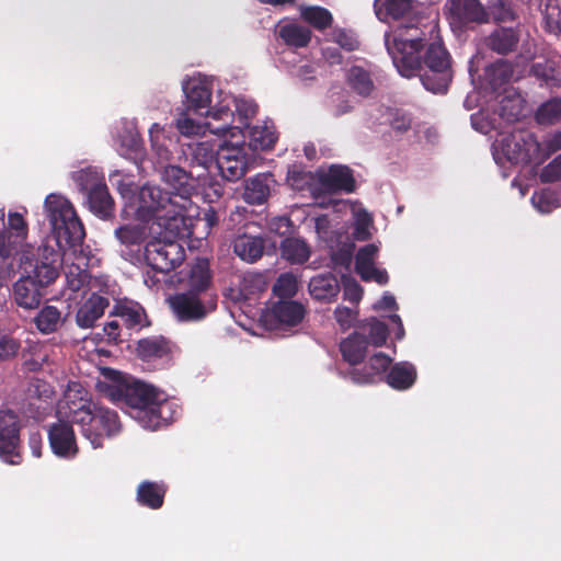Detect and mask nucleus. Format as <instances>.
<instances>
[{"label": "nucleus", "mask_w": 561, "mask_h": 561, "mask_svg": "<svg viewBox=\"0 0 561 561\" xmlns=\"http://www.w3.org/2000/svg\"><path fill=\"white\" fill-rule=\"evenodd\" d=\"M535 119L540 125H553L561 121V98L543 102L536 111Z\"/></svg>", "instance_id": "79ce46f5"}, {"label": "nucleus", "mask_w": 561, "mask_h": 561, "mask_svg": "<svg viewBox=\"0 0 561 561\" xmlns=\"http://www.w3.org/2000/svg\"><path fill=\"white\" fill-rule=\"evenodd\" d=\"M272 175L268 173H259L245 182L243 199L251 205H261L270 196Z\"/></svg>", "instance_id": "bb28decb"}, {"label": "nucleus", "mask_w": 561, "mask_h": 561, "mask_svg": "<svg viewBox=\"0 0 561 561\" xmlns=\"http://www.w3.org/2000/svg\"><path fill=\"white\" fill-rule=\"evenodd\" d=\"M512 76L513 68L507 60H496L485 68L486 80L494 90L508 83Z\"/></svg>", "instance_id": "ea45409f"}, {"label": "nucleus", "mask_w": 561, "mask_h": 561, "mask_svg": "<svg viewBox=\"0 0 561 561\" xmlns=\"http://www.w3.org/2000/svg\"><path fill=\"white\" fill-rule=\"evenodd\" d=\"M531 201L541 213H549L554 207L553 195L550 192H536Z\"/></svg>", "instance_id": "680f3d73"}, {"label": "nucleus", "mask_w": 561, "mask_h": 561, "mask_svg": "<svg viewBox=\"0 0 561 561\" xmlns=\"http://www.w3.org/2000/svg\"><path fill=\"white\" fill-rule=\"evenodd\" d=\"M391 357L386 355L382 352L374 354L368 362V366L371 373L375 374V377L377 378L379 375L386 373L388 369L391 368Z\"/></svg>", "instance_id": "4d7b16f0"}, {"label": "nucleus", "mask_w": 561, "mask_h": 561, "mask_svg": "<svg viewBox=\"0 0 561 561\" xmlns=\"http://www.w3.org/2000/svg\"><path fill=\"white\" fill-rule=\"evenodd\" d=\"M61 259L58 252L53 249L44 248L39 257L36 260L33 274L34 282L42 288L53 284L59 276Z\"/></svg>", "instance_id": "4468645a"}, {"label": "nucleus", "mask_w": 561, "mask_h": 561, "mask_svg": "<svg viewBox=\"0 0 561 561\" xmlns=\"http://www.w3.org/2000/svg\"><path fill=\"white\" fill-rule=\"evenodd\" d=\"M103 331L107 336L108 343L118 344L121 340V325L118 321L112 320L105 323Z\"/></svg>", "instance_id": "69168bd1"}, {"label": "nucleus", "mask_w": 561, "mask_h": 561, "mask_svg": "<svg viewBox=\"0 0 561 561\" xmlns=\"http://www.w3.org/2000/svg\"><path fill=\"white\" fill-rule=\"evenodd\" d=\"M416 369L409 362H400L391 366L386 376L387 383L396 390H407L416 380Z\"/></svg>", "instance_id": "cd10ccee"}, {"label": "nucleus", "mask_w": 561, "mask_h": 561, "mask_svg": "<svg viewBox=\"0 0 561 561\" xmlns=\"http://www.w3.org/2000/svg\"><path fill=\"white\" fill-rule=\"evenodd\" d=\"M531 73L542 80L547 85L554 87L557 85V77L554 68L547 65L546 62H536L531 66Z\"/></svg>", "instance_id": "5fc2aeb1"}, {"label": "nucleus", "mask_w": 561, "mask_h": 561, "mask_svg": "<svg viewBox=\"0 0 561 561\" xmlns=\"http://www.w3.org/2000/svg\"><path fill=\"white\" fill-rule=\"evenodd\" d=\"M111 314L122 318L128 329L140 330L150 325L144 307L133 300L117 304Z\"/></svg>", "instance_id": "4be33fe9"}, {"label": "nucleus", "mask_w": 561, "mask_h": 561, "mask_svg": "<svg viewBox=\"0 0 561 561\" xmlns=\"http://www.w3.org/2000/svg\"><path fill=\"white\" fill-rule=\"evenodd\" d=\"M320 184L328 192L353 193L356 182L353 171L346 165H331L329 170L319 178Z\"/></svg>", "instance_id": "dca6fc26"}, {"label": "nucleus", "mask_w": 561, "mask_h": 561, "mask_svg": "<svg viewBox=\"0 0 561 561\" xmlns=\"http://www.w3.org/2000/svg\"><path fill=\"white\" fill-rule=\"evenodd\" d=\"M20 348V343L9 336V335H1L0 336V360H5L11 357H14Z\"/></svg>", "instance_id": "bf43d9fd"}, {"label": "nucleus", "mask_w": 561, "mask_h": 561, "mask_svg": "<svg viewBox=\"0 0 561 561\" xmlns=\"http://www.w3.org/2000/svg\"><path fill=\"white\" fill-rule=\"evenodd\" d=\"M137 355L145 360L162 358L170 354V342L163 336H150L138 341Z\"/></svg>", "instance_id": "2f4dec72"}, {"label": "nucleus", "mask_w": 561, "mask_h": 561, "mask_svg": "<svg viewBox=\"0 0 561 561\" xmlns=\"http://www.w3.org/2000/svg\"><path fill=\"white\" fill-rule=\"evenodd\" d=\"M270 313L279 325L296 327L305 319L307 309L300 301L282 299L272 304Z\"/></svg>", "instance_id": "2eb2a0df"}, {"label": "nucleus", "mask_w": 561, "mask_h": 561, "mask_svg": "<svg viewBox=\"0 0 561 561\" xmlns=\"http://www.w3.org/2000/svg\"><path fill=\"white\" fill-rule=\"evenodd\" d=\"M378 252L377 245L369 243L360 248L355 256V271L357 274L366 272L367 268L375 265V256Z\"/></svg>", "instance_id": "3c124183"}, {"label": "nucleus", "mask_w": 561, "mask_h": 561, "mask_svg": "<svg viewBox=\"0 0 561 561\" xmlns=\"http://www.w3.org/2000/svg\"><path fill=\"white\" fill-rule=\"evenodd\" d=\"M539 179L542 183H552L561 180V153L541 170Z\"/></svg>", "instance_id": "6e6d98bb"}, {"label": "nucleus", "mask_w": 561, "mask_h": 561, "mask_svg": "<svg viewBox=\"0 0 561 561\" xmlns=\"http://www.w3.org/2000/svg\"><path fill=\"white\" fill-rule=\"evenodd\" d=\"M364 332L368 333V345L371 344L376 347L382 346L388 339L389 330L385 322L370 318L362 325Z\"/></svg>", "instance_id": "a18cd8bd"}, {"label": "nucleus", "mask_w": 561, "mask_h": 561, "mask_svg": "<svg viewBox=\"0 0 561 561\" xmlns=\"http://www.w3.org/2000/svg\"><path fill=\"white\" fill-rule=\"evenodd\" d=\"M308 289L313 299L330 302L339 295L340 283L332 273L319 274L310 279Z\"/></svg>", "instance_id": "5701e85b"}, {"label": "nucleus", "mask_w": 561, "mask_h": 561, "mask_svg": "<svg viewBox=\"0 0 561 561\" xmlns=\"http://www.w3.org/2000/svg\"><path fill=\"white\" fill-rule=\"evenodd\" d=\"M69 420L61 416L48 426V442L51 451L64 459H73L79 454L77 436Z\"/></svg>", "instance_id": "1a4fd4ad"}, {"label": "nucleus", "mask_w": 561, "mask_h": 561, "mask_svg": "<svg viewBox=\"0 0 561 561\" xmlns=\"http://www.w3.org/2000/svg\"><path fill=\"white\" fill-rule=\"evenodd\" d=\"M346 82L356 94L363 98L369 96L375 89L369 71L360 66H353L348 69Z\"/></svg>", "instance_id": "f704fd0d"}, {"label": "nucleus", "mask_w": 561, "mask_h": 561, "mask_svg": "<svg viewBox=\"0 0 561 561\" xmlns=\"http://www.w3.org/2000/svg\"><path fill=\"white\" fill-rule=\"evenodd\" d=\"M265 240L262 237L241 234L233 241V252L244 262L254 263L264 253Z\"/></svg>", "instance_id": "393cba45"}, {"label": "nucleus", "mask_w": 561, "mask_h": 561, "mask_svg": "<svg viewBox=\"0 0 561 561\" xmlns=\"http://www.w3.org/2000/svg\"><path fill=\"white\" fill-rule=\"evenodd\" d=\"M110 306L108 298L93 293L80 305L76 313V323L81 329L93 328Z\"/></svg>", "instance_id": "a211bd4d"}, {"label": "nucleus", "mask_w": 561, "mask_h": 561, "mask_svg": "<svg viewBox=\"0 0 561 561\" xmlns=\"http://www.w3.org/2000/svg\"><path fill=\"white\" fill-rule=\"evenodd\" d=\"M489 13L495 22H508L515 20L512 3L508 0H495L489 7Z\"/></svg>", "instance_id": "864d4df0"}, {"label": "nucleus", "mask_w": 561, "mask_h": 561, "mask_svg": "<svg viewBox=\"0 0 561 561\" xmlns=\"http://www.w3.org/2000/svg\"><path fill=\"white\" fill-rule=\"evenodd\" d=\"M279 37L289 46L302 48L311 41V31L302 25L289 23L280 26Z\"/></svg>", "instance_id": "58836bf2"}, {"label": "nucleus", "mask_w": 561, "mask_h": 561, "mask_svg": "<svg viewBox=\"0 0 561 561\" xmlns=\"http://www.w3.org/2000/svg\"><path fill=\"white\" fill-rule=\"evenodd\" d=\"M22 421L13 410H0V459L9 465L22 462Z\"/></svg>", "instance_id": "423d86ee"}, {"label": "nucleus", "mask_w": 561, "mask_h": 561, "mask_svg": "<svg viewBox=\"0 0 561 561\" xmlns=\"http://www.w3.org/2000/svg\"><path fill=\"white\" fill-rule=\"evenodd\" d=\"M73 180L79 187V191L85 196L89 195L94 187H99V185L104 183L99 173L91 169H83L76 172L73 174Z\"/></svg>", "instance_id": "09e8293b"}, {"label": "nucleus", "mask_w": 561, "mask_h": 561, "mask_svg": "<svg viewBox=\"0 0 561 561\" xmlns=\"http://www.w3.org/2000/svg\"><path fill=\"white\" fill-rule=\"evenodd\" d=\"M215 167L225 180L238 181L248 170L247 156L240 147H221L217 150Z\"/></svg>", "instance_id": "9b49d317"}, {"label": "nucleus", "mask_w": 561, "mask_h": 561, "mask_svg": "<svg viewBox=\"0 0 561 561\" xmlns=\"http://www.w3.org/2000/svg\"><path fill=\"white\" fill-rule=\"evenodd\" d=\"M121 396L127 405L136 412V419L142 424L146 412L153 405L159 392L152 387L144 382L136 381L127 385L121 391Z\"/></svg>", "instance_id": "f8f14e48"}, {"label": "nucleus", "mask_w": 561, "mask_h": 561, "mask_svg": "<svg viewBox=\"0 0 561 561\" xmlns=\"http://www.w3.org/2000/svg\"><path fill=\"white\" fill-rule=\"evenodd\" d=\"M282 256L294 264H304L310 257V248L301 239L287 238L280 245Z\"/></svg>", "instance_id": "4c0bfd02"}, {"label": "nucleus", "mask_w": 561, "mask_h": 561, "mask_svg": "<svg viewBox=\"0 0 561 561\" xmlns=\"http://www.w3.org/2000/svg\"><path fill=\"white\" fill-rule=\"evenodd\" d=\"M503 151L512 162H528L531 159V147L534 150L540 149L538 142L531 133L517 131L506 137L503 141Z\"/></svg>", "instance_id": "ddd939ff"}, {"label": "nucleus", "mask_w": 561, "mask_h": 561, "mask_svg": "<svg viewBox=\"0 0 561 561\" xmlns=\"http://www.w3.org/2000/svg\"><path fill=\"white\" fill-rule=\"evenodd\" d=\"M149 136L152 150L157 154L159 162L170 161L172 159V152L165 145V138L159 124H152L149 129Z\"/></svg>", "instance_id": "49530a36"}, {"label": "nucleus", "mask_w": 561, "mask_h": 561, "mask_svg": "<svg viewBox=\"0 0 561 561\" xmlns=\"http://www.w3.org/2000/svg\"><path fill=\"white\" fill-rule=\"evenodd\" d=\"M183 91L188 112L210 116L214 121L220 122L219 125H215L211 122L206 123L211 134L226 136L232 129L233 112L227 105L210 107L211 90L208 84L191 79L183 84Z\"/></svg>", "instance_id": "39448f33"}, {"label": "nucleus", "mask_w": 561, "mask_h": 561, "mask_svg": "<svg viewBox=\"0 0 561 561\" xmlns=\"http://www.w3.org/2000/svg\"><path fill=\"white\" fill-rule=\"evenodd\" d=\"M274 296L282 299H291L298 293V279L291 273L280 274L273 285Z\"/></svg>", "instance_id": "37998d69"}, {"label": "nucleus", "mask_w": 561, "mask_h": 561, "mask_svg": "<svg viewBox=\"0 0 561 561\" xmlns=\"http://www.w3.org/2000/svg\"><path fill=\"white\" fill-rule=\"evenodd\" d=\"M190 195L191 194L167 192L159 219L174 221L178 220V218L183 219L191 204Z\"/></svg>", "instance_id": "7c9ffc66"}, {"label": "nucleus", "mask_w": 561, "mask_h": 561, "mask_svg": "<svg viewBox=\"0 0 561 561\" xmlns=\"http://www.w3.org/2000/svg\"><path fill=\"white\" fill-rule=\"evenodd\" d=\"M213 275L207 259H198L188 272L187 288L170 296L168 301L181 321H199L216 308L209 294Z\"/></svg>", "instance_id": "f03ea898"}, {"label": "nucleus", "mask_w": 561, "mask_h": 561, "mask_svg": "<svg viewBox=\"0 0 561 561\" xmlns=\"http://www.w3.org/2000/svg\"><path fill=\"white\" fill-rule=\"evenodd\" d=\"M88 204L93 214L102 219H107L114 211V199L111 196L105 183L94 187L89 195H87Z\"/></svg>", "instance_id": "c756f323"}, {"label": "nucleus", "mask_w": 561, "mask_h": 561, "mask_svg": "<svg viewBox=\"0 0 561 561\" xmlns=\"http://www.w3.org/2000/svg\"><path fill=\"white\" fill-rule=\"evenodd\" d=\"M173 403L157 397L153 405L145 414L142 426L148 430H158L162 425L169 424L173 419Z\"/></svg>", "instance_id": "c85d7f7f"}, {"label": "nucleus", "mask_w": 561, "mask_h": 561, "mask_svg": "<svg viewBox=\"0 0 561 561\" xmlns=\"http://www.w3.org/2000/svg\"><path fill=\"white\" fill-rule=\"evenodd\" d=\"M0 222L4 227V211L0 210ZM27 236V225L19 213L8 216V229L0 230V257L8 259L18 253Z\"/></svg>", "instance_id": "9d476101"}, {"label": "nucleus", "mask_w": 561, "mask_h": 561, "mask_svg": "<svg viewBox=\"0 0 561 561\" xmlns=\"http://www.w3.org/2000/svg\"><path fill=\"white\" fill-rule=\"evenodd\" d=\"M117 240L125 245H138L146 239V228L140 225H123L114 231Z\"/></svg>", "instance_id": "c03bdc74"}, {"label": "nucleus", "mask_w": 561, "mask_h": 561, "mask_svg": "<svg viewBox=\"0 0 561 561\" xmlns=\"http://www.w3.org/2000/svg\"><path fill=\"white\" fill-rule=\"evenodd\" d=\"M313 180L312 173L300 165H291L287 171V182L296 191H305Z\"/></svg>", "instance_id": "8fccbe9b"}, {"label": "nucleus", "mask_w": 561, "mask_h": 561, "mask_svg": "<svg viewBox=\"0 0 561 561\" xmlns=\"http://www.w3.org/2000/svg\"><path fill=\"white\" fill-rule=\"evenodd\" d=\"M423 38L394 37L389 50L398 71L405 78L419 76L422 84L433 93H445L453 80L451 57L442 43H431L422 59Z\"/></svg>", "instance_id": "f257e3e1"}, {"label": "nucleus", "mask_w": 561, "mask_h": 561, "mask_svg": "<svg viewBox=\"0 0 561 561\" xmlns=\"http://www.w3.org/2000/svg\"><path fill=\"white\" fill-rule=\"evenodd\" d=\"M368 340L366 335L354 332L340 344L342 357L352 366L360 364L366 357Z\"/></svg>", "instance_id": "a878e982"}, {"label": "nucleus", "mask_w": 561, "mask_h": 561, "mask_svg": "<svg viewBox=\"0 0 561 561\" xmlns=\"http://www.w3.org/2000/svg\"><path fill=\"white\" fill-rule=\"evenodd\" d=\"M334 318L343 330L350 329L356 319V313L348 307L340 306L334 311Z\"/></svg>", "instance_id": "e2e57ef3"}, {"label": "nucleus", "mask_w": 561, "mask_h": 561, "mask_svg": "<svg viewBox=\"0 0 561 561\" xmlns=\"http://www.w3.org/2000/svg\"><path fill=\"white\" fill-rule=\"evenodd\" d=\"M336 43L347 51L356 50L359 46L358 41L344 31L336 35Z\"/></svg>", "instance_id": "338daca9"}, {"label": "nucleus", "mask_w": 561, "mask_h": 561, "mask_svg": "<svg viewBox=\"0 0 561 561\" xmlns=\"http://www.w3.org/2000/svg\"><path fill=\"white\" fill-rule=\"evenodd\" d=\"M72 422L80 427L82 436L93 448L103 447L104 440L117 435L121 422L116 411L92 402L88 408L73 410Z\"/></svg>", "instance_id": "20e7f679"}, {"label": "nucleus", "mask_w": 561, "mask_h": 561, "mask_svg": "<svg viewBox=\"0 0 561 561\" xmlns=\"http://www.w3.org/2000/svg\"><path fill=\"white\" fill-rule=\"evenodd\" d=\"M301 18L316 30L324 31L331 27L333 16L331 12L323 7H305L301 9Z\"/></svg>", "instance_id": "a19ab883"}, {"label": "nucleus", "mask_w": 561, "mask_h": 561, "mask_svg": "<svg viewBox=\"0 0 561 561\" xmlns=\"http://www.w3.org/2000/svg\"><path fill=\"white\" fill-rule=\"evenodd\" d=\"M167 191H163L159 186L145 184L140 187L138 199V210L144 217H154L159 219L163 207V201Z\"/></svg>", "instance_id": "aec40b11"}, {"label": "nucleus", "mask_w": 561, "mask_h": 561, "mask_svg": "<svg viewBox=\"0 0 561 561\" xmlns=\"http://www.w3.org/2000/svg\"><path fill=\"white\" fill-rule=\"evenodd\" d=\"M165 493L164 483L145 480L137 486L136 501L140 506L159 510L164 503Z\"/></svg>", "instance_id": "b1692460"}, {"label": "nucleus", "mask_w": 561, "mask_h": 561, "mask_svg": "<svg viewBox=\"0 0 561 561\" xmlns=\"http://www.w3.org/2000/svg\"><path fill=\"white\" fill-rule=\"evenodd\" d=\"M207 128L206 124L195 122L188 116V111L182 112L176 119V128L184 136H196L204 134V128Z\"/></svg>", "instance_id": "603ef678"}, {"label": "nucleus", "mask_w": 561, "mask_h": 561, "mask_svg": "<svg viewBox=\"0 0 561 561\" xmlns=\"http://www.w3.org/2000/svg\"><path fill=\"white\" fill-rule=\"evenodd\" d=\"M518 43L519 33L513 27H496L485 38L486 47L490 50L503 56L515 51Z\"/></svg>", "instance_id": "412c9836"}, {"label": "nucleus", "mask_w": 561, "mask_h": 561, "mask_svg": "<svg viewBox=\"0 0 561 561\" xmlns=\"http://www.w3.org/2000/svg\"><path fill=\"white\" fill-rule=\"evenodd\" d=\"M391 127L400 133L407 131L411 127V118L400 112H397L391 121Z\"/></svg>", "instance_id": "774afa93"}, {"label": "nucleus", "mask_w": 561, "mask_h": 561, "mask_svg": "<svg viewBox=\"0 0 561 561\" xmlns=\"http://www.w3.org/2000/svg\"><path fill=\"white\" fill-rule=\"evenodd\" d=\"M43 288L38 286L32 276L21 277L13 285V298L19 307L31 310L41 305Z\"/></svg>", "instance_id": "6ab92c4d"}, {"label": "nucleus", "mask_w": 561, "mask_h": 561, "mask_svg": "<svg viewBox=\"0 0 561 561\" xmlns=\"http://www.w3.org/2000/svg\"><path fill=\"white\" fill-rule=\"evenodd\" d=\"M453 28L463 31L490 21V13L479 0H448L446 3Z\"/></svg>", "instance_id": "6e6552de"}, {"label": "nucleus", "mask_w": 561, "mask_h": 561, "mask_svg": "<svg viewBox=\"0 0 561 561\" xmlns=\"http://www.w3.org/2000/svg\"><path fill=\"white\" fill-rule=\"evenodd\" d=\"M184 249L175 241L153 239L145 247V261L148 266L159 273H169L184 260Z\"/></svg>", "instance_id": "0eeeda50"}, {"label": "nucleus", "mask_w": 561, "mask_h": 561, "mask_svg": "<svg viewBox=\"0 0 561 561\" xmlns=\"http://www.w3.org/2000/svg\"><path fill=\"white\" fill-rule=\"evenodd\" d=\"M46 217L58 248L62 251L83 242L85 230L71 203L61 195L49 194L44 203Z\"/></svg>", "instance_id": "7ed1b4c3"}, {"label": "nucleus", "mask_w": 561, "mask_h": 561, "mask_svg": "<svg viewBox=\"0 0 561 561\" xmlns=\"http://www.w3.org/2000/svg\"><path fill=\"white\" fill-rule=\"evenodd\" d=\"M348 377L354 383L370 385L376 382L375 374L370 371L369 366L366 365L362 368H352L347 371Z\"/></svg>", "instance_id": "13d9d810"}, {"label": "nucleus", "mask_w": 561, "mask_h": 561, "mask_svg": "<svg viewBox=\"0 0 561 561\" xmlns=\"http://www.w3.org/2000/svg\"><path fill=\"white\" fill-rule=\"evenodd\" d=\"M365 282L374 280L379 285H386L389 280L388 273L385 270H379L375 265L367 268L366 272L358 274Z\"/></svg>", "instance_id": "0e129e2a"}, {"label": "nucleus", "mask_w": 561, "mask_h": 561, "mask_svg": "<svg viewBox=\"0 0 561 561\" xmlns=\"http://www.w3.org/2000/svg\"><path fill=\"white\" fill-rule=\"evenodd\" d=\"M414 0H376L377 13H385L392 20L411 18L415 12Z\"/></svg>", "instance_id": "473e14b6"}, {"label": "nucleus", "mask_w": 561, "mask_h": 561, "mask_svg": "<svg viewBox=\"0 0 561 561\" xmlns=\"http://www.w3.org/2000/svg\"><path fill=\"white\" fill-rule=\"evenodd\" d=\"M162 179L169 186V192L191 194L192 176L182 168L178 165H167L162 173Z\"/></svg>", "instance_id": "c9c22d12"}, {"label": "nucleus", "mask_w": 561, "mask_h": 561, "mask_svg": "<svg viewBox=\"0 0 561 561\" xmlns=\"http://www.w3.org/2000/svg\"><path fill=\"white\" fill-rule=\"evenodd\" d=\"M277 141V134L272 126L255 125L249 131V147L254 151L270 150Z\"/></svg>", "instance_id": "e433bc0d"}, {"label": "nucleus", "mask_w": 561, "mask_h": 561, "mask_svg": "<svg viewBox=\"0 0 561 561\" xmlns=\"http://www.w3.org/2000/svg\"><path fill=\"white\" fill-rule=\"evenodd\" d=\"M93 401L88 398L87 389L79 382H69L64 399L58 403L57 414L72 422L73 410H84Z\"/></svg>", "instance_id": "f3484780"}, {"label": "nucleus", "mask_w": 561, "mask_h": 561, "mask_svg": "<svg viewBox=\"0 0 561 561\" xmlns=\"http://www.w3.org/2000/svg\"><path fill=\"white\" fill-rule=\"evenodd\" d=\"M66 318L61 317V312L55 306L43 307L34 318L37 330L43 334H50L58 331L64 324Z\"/></svg>", "instance_id": "72a5a7b5"}, {"label": "nucleus", "mask_w": 561, "mask_h": 561, "mask_svg": "<svg viewBox=\"0 0 561 561\" xmlns=\"http://www.w3.org/2000/svg\"><path fill=\"white\" fill-rule=\"evenodd\" d=\"M559 150H561V131H557L548 137L542 144H540V149H536V151H542V159H548Z\"/></svg>", "instance_id": "052dcab7"}, {"label": "nucleus", "mask_w": 561, "mask_h": 561, "mask_svg": "<svg viewBox=\"0 0 561 561\" xmlns=\"http://www.w3.org/2000/svg\"><path fill=\"white\" fill-rule=\"evenodd\" d=\"M217 151L214 147L205 141L198 142L192 148V163H195L204 169L208 170L211 165H215Z\"/></svg>", "instance_id": "de8ad7c7"}]
</instances>
